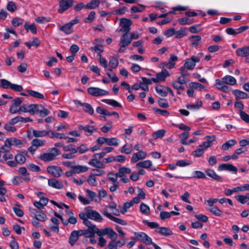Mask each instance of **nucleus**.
<instances>
[{
  "instance_id": "obj_54",
  "label": "nucleus",
  "mask_w": 249,
  "mask_h": 249,
  "mask_svg": "<svg viewBox=\"0 0 249 249\" xmlns=\"http://www.w3.org/2000/svg\"><path fill=\"white\" fill-rule=\"evenodd\" d=\"M189 86L191 88L199 89L200 90L205 89V87L203 85L197 82H191L189 84Z\"/></svg>"
},
{
  "instance_id": "obj_25",
  "label": "nucleus",
  "mask_w": 249,
  "mask_h": 249,
  "mask_svg": "<svg viewBox=\"0 0 249 249\" xmlns=\"http://www.w3.org/2000/svg\"><path fill=\"white\" fill-rule=\"evenodd\" d=\"M18 172L22 176V178L26 181H29L30 178L29 177V174L25 167H20L18 169Z\"/></svg>"
},
{
  "instance_id": "obj_42",
  "label": "nucleus",
  "mask_w": 249,
  "mask_h": 249,
  "mask_svg": "<svg viewBox=\"0 0 249 249\" xmlns=\"http://www.w3.org/2000/svg\"><path fill=\"white\" fill-rule=\"evenodd\" d=\"M60 30L67 35L70 34L72 32L71 27L68 23L60 27Z\"/></svg>"
},
{
  "instance_id": "obj_23",
  "label": "nucleus",
  "mask_w": 249,
  "mask_h": 249,
  "mask_svg": "<svg viewBox=\"0 0 249 249\" xmlns=\"http://www.w3.org/2000/svg\"><path fill=\"white\" fill-rule=\"evenodd\" d=\"M39 107H42V105L30 104L28 105V112L34 115L38 112Z\"/></svg>"
},
{
  "instance_id": "obj_6",
  "label": "nucleus",
  "mask_w": 249,
  "mask_h": 249,
  "mask_svg": "<svg viewBox=\"0 0 249 249\" xmlns=\"http://www.w3.org/2000/svg\"><path fill=\"white\" fill-rule=\"evenodd\" d=\"M74 1L73 0H59V9L58 12L59 13H63L66 11L69 8L73 5Z\"/></svg>"
},
{
  "instance_id": "obj_44",
  "label": "nucleus",
  "mask_w": 249,
  "mask_h": 249,
  "mask_svg": "<svg viewBox=\"0 0 249 249\" xmlns=\"http://www.w3.org/2000/svg\"><path fill=\"white\" fill-rule=\"evenodd\" d=\"M131 173V169L128 167L120 168L118 172L119 177H123L125 174H129Z\"/></svg>"
},
{
  "instance_id": "obj_45",
  "label": "nucleus",
  "mask_w": 249,
  "mask_h": 249,
  "mask_svg": "<svg viewBox=\"0 0 249 249\" xmlns=\"http://www.w3.org/2000/svg\"><path fill=\"white\" fill-rule=\"evenodd\" d=\"M87 133V135L90 136L93 132L97 131V128L93 125H86L85 126V129L84 130Z\"/></svg>"
},
{
  "instance_id": "obj_33",
  "label": "nucleus",
  "mask_w": 249,
  "mask_h": 249,
  "mask_svg": "<svg viewBox=\"0 0 249 249\" xmlns=\"http://www.w3.org/2000/svg\"><path fill=\"white\" fill-rule=\"evenodd\" d=\"M156 90L161 96L165 97L167 95V91L166 90V87L161 85L157 86L156 88Z\"/></svg>"
},
{
  "instance_id": "obj_9",
  "label": "nucleus",
  "mask_w": 249,
  "mask_h": 249,
  "mask_svg": "<svg viewBox=\"0 0 249 249\" xmlns=\"http://www.w3.org/2000/svg\"><path fill=\"white\" fill-rule=\"evenodd\" d=\"M200 61L199 57L193 56L190 59H187L184 64V67L189 70L194 69L196 66V63Z\"/></svg>"
},
{
  "instance_id": "obj_17",
  "label": "nucleus",
  "mask_w": 249,
  "mask_h": 249,
  "mask_svg": "<svg viewBox=\"0 0 249 249\" xmlns=\"http://www.w3.org/2000/svg\"><path fill=\"white\" fill-rule=\"evenodd\" d=\"M48 185L53 188L57 189H60L63 187V183L54 178L48 179Z\"/></svg>"
},
{
  "instance_id": "obj_53",
  "label": "nucleus",
  "mask_w": 249,
  "mask_h": 249,
  "mask_svg": "<svg viewBox=\"0 0 249 249\" xmlns=\"http://www.w3.org/2000/svg\"><path fill=\"white\" fill-rule=\"evenodd\" d=\"M82 106L83 107L85 111L91 115L93 114L94 110L90 104L88 103H83L82 104Z\"/></svg>"
},
{
  "instance_id": "obj_32",
  "label": "nucleus",
  "mask_w": 249,
  "mask_h": 249,
  "mask_svg": "<svg viewBox=\"0 0 249 249\" xmlns=\"http://www.w3.org/2000/svg\"><path fill=\"white\" fill-rule=\"evenodd\" d=\"M169 75L168 71L166 69H163L161 72L158 73L156 76L159 81H164L166 77Z\"/></svg>"
},
{
  "instance_id": "obj_13",
  "label": "nucleus",
  "mask_w": 249,
  "mask_h": 249,
  "mask_svg": "<svg viewBox=\"0 0 249 249\" xmlns=\"http://www.w3.org/2000/svg\"><path fill=\"white\" fill-rule=\"evenodd\" d=\"M88 215L89 219L101 222L103 220V218L100 214L95 210H88Z\"/></svg>"
},
{
  "instance_id": "obj_11",
  "label": "nucleus",
  "mask_w": 249,
  "mask_h": 249,
  "mask_svg": "<svg viewBox=\"0 0 249 249\" xmlns=\"http://www.w3.org/2000/svg\"><path fill=\"white\" fill-rule=\"evenodd\" d=\"M100 160H98V157H95V154H94L92 159L89 160L88 163L90 166L97 168H104L105 167V164L103 162H101Z\"/></svg>"
},
{
  "instance_id": "obj_22",
  "label": "nucleus",
  "mask_w": 249,
  "mask_h": 249,
  "mask_svg": "<svg viewBox=\"0 0 249 249\" xmlns=\"http://www.w3.org/2000/svg\"><path fill=\"white\" fill-rule=\"evenodd\" d=\"M206 173L207 176L215 180L218 181H221L222 180V178L216 174L213 170L208 169L206 171Z\"/></svg>"
},
{
  "instance_id": "obj_38",
  "label": "nucleus",
  "mask_w": 249,
  "mask_h": 249,
  "mask_svg": "<svg viewBox=\"0 0 249 249\" xmlns=\"http://www.w3.org/2000/svg\"><path fill=\"white\" fill-rule=\"evenodd\" d=\"M152 165V162L149 160H146L137 163L136 165L137 167H140L144 168H149Z\"/></svg>"
},
{
  "instance_id": "obj_8",
  "label": "nucleus",
  "mask_w": 249,
  "mask_h": 249,
  "mask_svg": "<svg viewBox=\"0 0 249 249\" xmlns=\"http://www.w3.org/2000/svg\"><path fill=\"white\" fill-rule=\"evenodd\" d=\"M47 170L49 174L55 178L60 177L63 173L61 168L55 166H49L47 168Z\"/></svg>"
},
{
  "instance_id": "obj_10",
  "label": "nucleus",
  "mask_w": 249,
  "mask_h": 249,
  "mask_svg": "<svg viewBox=\"0 0 249 249\" xmlns=\"http://www.w3.org/2000/svg\"><path fill=\"white\" fill-rule=\"evenodd\" d=\"M102 213L105 216H107L109 219L113 221L116 223H117L124 226L127 225V222L125 220L116 217L112 215L110 213H108L107 210H104L102 211Z\"/></svg>"
},
{
  "instance_id": "obj_51",
  "label": "nucleus",
  "mask_w": 249,
  "mask_h": 249,
  "mask_svg": "<svg viewBox=\"0 0 249 249\" xmlns=\"http://www.w3.org/2000/svg\"><path fill=\"white\" fill-rule=\"evenodd\" d=\"M6 9L10 12H14L17 10V7L15 2L11 1L7 3Z\"/></svg>"
},
{
  "instance_id": "obj_1",
  "label": "nucleus",
  "mask_w": 249,
  "mask_h": 249,
  "mask_svg": "<svg viewBox=\"0 0 249 249\" xmlns=\"http://www.w3.org/2000/svg\"><path fill=\"white\" fill-rule=\"evenodd\" d=\"M59 155V150L56 148H53L49 150L48 152L40 154L38 158L42 161L48 162L54 160Z\"/></svg>"
},
{
  "instance_id": "obj_3",
  "label": "nucleus",
  "mask_w": 249,
  "mask_h": 249,
  "mask_svg": "<svg viewBox=\"0 0 249 249\" xmlns=\"http://www.w3.org/2000/svg\"><path fill=\"white\" fill-rule=\"evenodd\" d=\"M131 42V39L128 34H124L119 41L120 48L118 50V53L124 52L125 50V47L129 45Z\"/></svg>"
},
{
  "instance_id": "obj_34",
  "label": "nucleus",
  "mask_w": 249,
  "mask_h": 249,
  "mask_svg": "<svg viewBox=\"0 0 249 249\" xmlns=\"http://www.w3.org/2000/svg\"><path fill=\"white\" fill-rule=\"evenodd\" d=\"M189 39L192 41V46L197 47L201 39V37L199 36H192L190 37Z\"/></svg>"
},
{
  "instance_id": "obj_16",
  "label": "nucleus",
  "mask_w": 249,
  "mask_h": 249,
  "mask_svg": "<svg viewBox=\"0 0 249 249\" xmlns=\"http://www.w3.org/2000/svg\"><path fill=\"white\" fill-rule=\"evenodd\" d=\"M147 156V153L143 151H139L138 152L133 154L131 158V161L133 163L137 162L139 160L145 159Z\"/></svg>"
},
{
  "instance_id": "obj_64",
  "label": "nucleus",
  "mask_w": 249,
  "mask_h": 249,
  "mask_svg": "<svg viewBox=\"0 0 249 249\" xmlns=\"http://www.w3.org/2000/svg\"><path fill=\"white\" fill-rule=\"evenodd\" d=\"M239 114L241 118L247 123H249V115L243 110H240Z\"/></svg>"
},
{
  "instance_id": "obj_27",
  "label": "nucleus",
  "mask_w": 249,
  "mask_h": 249,
  "mask_svg": "<svg viewBox=\"0 0 249 249\" xmlns=\"http://www.w3.org/2000/svg\"><path fill=\"white\" fill-rule=\"evenodd\" d=\"M156 232L164 236H169L173 234V232L171 230L164 227H160L158 230L156 231Z\"/></svg>"
},
{
  "instance_id": "obj_2",
  "label": "nucleus",
  "mask_w": 249,
  "mask_h": 249,
  "mask_svg": "<svg viewBox=\"0 0 249 249\" xmlns=\"http://www.w3.org/2000/svg\"><path fill=\"white\" fill-rule=\"evenodd\" d=\"M95 234L100 237L107 235L109 238H117V233L111 228H106L104 229H99L95 226Z\"/></svg>"
},
{
  "instance_id": "obj_48",
  "label": "nucleus",
  "mask_w": 249,
  "mask_h": 249,
  "mask_svg": "<svg viewBox=\"0 0 249 249\" xmlns=\"http://www.w3.org/2000/svg\"><path fill=\"white\" fill-rule=\"evenodd\" d=\"M40 117H44L50 114V111L42 105V107H39L38 111Z\"/></svg>"
},
{
  "instance_id": "obj_55",
  "label": "nucleus",
  "mask_w": 249,
  "mask_h": 249,
  "mask_svg": "<svg viewBox=\"0 0 249 249\" xmlns=\"http://www.w3.org/2000/svg\"><path fill=\"white\" fill-rule=\"evenodd\" d=\"M51 135L50 137L51 138H56L58 139H67L68 138L67 136H66L63 133H55L52 131H49Z\"/></svg>"
},
{
  "instance_id": "obj_43",
  "label": "nucleus",
  "mask_w": 249,
  "mask_h": 249,
  "mask_svg": "<svg viewBox=\"0 0 249 249\" xmlns=\"http://www.w3.org/2000/svg\"><path fill=\"white\" fill-rule=\"evenodd\" d=\"M140 209L141 213L145 215H148L150 213V210L149 206L143 203H142L141 204Z\"/></svg>"
},
{
  "instance_id": "obj_47",
  "label": "nucleus",
  "mask_w": 249,
  "mask_h": 249,
  "mask_svg": "<svg viewBox=\"0 0 249 249\" xmlns=\"http://www.w3.org/2000/svg\"><path fill=\"white\" fill-rule=\"evenodd\" d=\"M24 27L27 31L30 30L34 34L36 33V28L35 24L29 25L28 22H26L24 25Z\"/></svg>"
},
{
  "instance_id": "obj_20",
  "label": "nucleus",
  "mask_w": 249,
  "mask_h": 249,
  "mask_svg": "<svg viewBox=\"0 0 249 249\" xmlns=\"http://www.w3.org/2000/svg\"><path fill=\"white\" fill-rule=\"evenodd\" d=\"M222 79L225 84L233 86L236 84V79L233 76L231 75H226L225 77L222 78Z\"/></svg>"
},
{
  "instance_id": "obj_56",
  "label": "nucleus",
  "mask_w": 249,
  "mask_h": 249,
  "mask_svg": "<svg viewBox=\"0 0 249 249\" xmlns=\"http://www.w3.org/2000/svg\"><path fill=\"white\" fill-rule=\"evenodd\" d=\"M14 125L12 124L10 122H8L6 124H4L3 127L4 129H5L8 132H14L16 131V128L13 126Z\"/></svg>"
},
{
  "instance_id": "obj_24",
  "label": "nucleus",
  "mask_w": 249,
  "mask_h": 249,
  "mask_svg": "<svg viewBox=\"0 0 249 249\" xmlns=\"http://www.w3.org/2000/svg\"><path fill=\"white\" fill-rule=\"evenodd\" d=\"M71 168L73 169V172L77 174L86 172L89 169V168L87 166L84 165H74L73 166H71Z\"/></svg>"
},
{
  "instance_id": "obj_15",
  "label": "nucleus",
  "mask_w": 249,
  "mask_h": 249,
  "mask_svg": "<svg viewBox=\"0 0 249 249\" xmlns=\"http://www.w3.org/2000/svg\"><path fill=\"white\" fill-rule=\"evenodd\" d=\"M95 226H93L92 229L87 230H79L81 235H84L86 238L94 237L95 234Z\"/></svg>"
},
{
  "instance_id": "obj_37",
  "label": "nucleus",
  "mask_w": 249,
  "mask_h": 249,
  "mask_svg": "<svg viewBox=\"0 0 249 249\" xmlns=\"http://www.w3.org/2000/svg\"><path fill=\"white\" fill-rule=\"evenodd\" d=\"M86 192L88 196L92 200H94L95 202H99L100 200V198L97 196L95 192H93L89 189H87Z\"/></svg>"
},
{
  "instance_id": "obj_26",
  "label": "nucleus",
  "mask_w": 249,
  "mask_h": 249,
  "mask_svg": "<svg viewBox=\"0 0 249 249\" xmlns=\"http://www.w3.org/2000/svg\"><path fill=\"white\" fill-rule=\"evenodd\" d=\"M50 134V132L46 130H33V135L35 137H43Z\"/></svg>"
},
{
  "instance_id": "obj_19",
  "label": "nucleus",
  "mask_w": 249,
  "mask_h": 249,
  "mask_svg": "<svg viewBox=\"0 0 249 249\" xmlns=\"http://www.w3.org/2000/svg\"><path fill=\"white\" fill-rule=\"evenodd\" d=\"M206 139H207V141L204 142L202 144L200 145L202 146L204 149H206L207 148L211 146L212 144V142L215 140V136H207L206 137Z\"/></svg>"
},
{
  "instance_id": "obj_5",
  "label": "nucleus",
  "mask_w": 249,
  "mask_h": 249,
  "mask_svg": "<svg viewBox=\"0 0 249 249\" xmlns=\"http://www.w3.org/2000/svg\"><path fill=\"white\" fill-rule=\"evenodd\" d=\"M131 24L132 22L130 20L127 18H122L120 23L121 28L120 29L119 32L128 34L130 32Z\"/></svg>"
},
{
  "instance_id": "obj_40",
  "label": "nucleus",
  "mask_w": 249,
  "mask_h": 249,
  "mask_svg": "<svg viewBox=\"0 0 249 249\" xmlns=\"http://www.w3.org/2000/svg\"><path fill=\"white\" fill-rule=\"evenodd\" d=\"M120 140L117 138H110L107 139V145L109 146H117L119 144Z\"/></svg>"
},
{
  "instance_id": "obj_62",
  "label": "nucleus",
  "mask_w": 249,
  "mask_h": 249,
  "mask_svg": "<svg viewBox=\"0 0 249 249\" xmlns=\"http://www.w3.org/2000/svg\"><path fill=\"white\" fill-rule=\"evenodd\" d=\"M111 241L109 242L107 248H106L107 249H117V244L116 242H115V240L117 238H110Z\"/></svg>"
},
{
  "instance_id": "obj_52",
  "label": "nucleus",
  "mask_w": 249,
  "mask_h": 249,
  "mask_svg": "<svg viewBox=\"0 0 249 249\" xmlns=\"http://www.w3.org/2000/svg\"><path fill=\"white\" fill-rule=\"evenodd\" d=\"M209 210L216 216H220L222 215V212L216 206L209 208Z\"/></svg>"
},
{
  "instance_id": "obj_28",
  "label": "nucleus",
  "mask_w": 249,
  "mask_h": 249,
  "mask_svg": "<svg viewBox=\"0 0 249 249\" xmlns=\"http://www.w3.org/2000/svg\"><path fill=\"white\" fill-rule=\"evenodd\" d=\"M109 65L110 68L108 69L109 71H112V69H115L118 65V61L117 58L113 56L109 58Z\"/></svg>"
},
{
  "instance_id": "obj_61",
  "label": "nucleus",
  "mask_w": 249,
  "mask_h": 249,
  "mask_svg": "<svg viewBox=\"0 0 249 249\" xmlns=\"http://www.w3.org/2000/svg\"><path fill=\"white\" fill-rule=\"evenodd\" d=\"M63 149L64 151L66 152L70 151L72 154H75L77 152V150L73 147V145L72 144L63 146Z\"/></svg>"
},
{
  "instance_id": "obj_58",
  "label": "nucleus",
  "mask_w": 249,
  "mask_h": 249,
  "mask_svg": "<svg viewBox=\"0 0 249 249\" xmlns=\"http://www.w3.org/2000/svg\"><path fill=\"white\" fill-rule=\"evenodd\" d=\"M23 22V19L20 18H14L12 20V24L15 27H18L22 24Z\"/></svg>"
},
{
  "instance_id": "obj_29",
  "label": "nucleus",
  "mask_w": 249,
  "mask_h": 249,
  "mask_svg": "<svg viewBox=\"0 0 249 249\" xmlns=\"http://www.w3.org/2000/svg\"><path fill=\"white\" fill-rule=\"evenodd\" d=\"M99 0H92L85 5V8L93 9L98 7L100 4Z\"/></svg>"
},
{
  "instance_id": "obj_21",
  "label": "nucleus",
  "mask_w": 249,
  "mask_h": 249,
  "mask_svg": "<svg viewBox=\"0 0 249 249\" xmlns=\"http://www.w3.org/2000/svg\"><path fill=\"white\" fill-rule=\"evenodd\" d=\"M232 93L236 98L238 99H247L249 97L247 93L238 89L233 90Z\"/></svg>"
},
{
  "instance_id": "obj_12",
  "label": "nucleus",
  "mask_w": 249,
  "mask_h": 249,
  "mask_svg": "<svg viewBox=\"0 0 249 249\" xmlns=\"http://www.w3.org/2000/svg\"><path fill=\"white\" fill-rule=\"evenodd\" d=\"M80 233V232L79 230L73 231L71 233L69 238V243L71 246H73L75 245L76 242L78 240L79 236H81Z\"/></svg>"
},
{
  "instance_id": "obj_31",
  "label": "nucleus",
  "mask_w": 249,
  "mask_h": 249,
  "mask_svg": "<svg viewBox=\"0 0 249 249\" xmlns=\"http://www.w3.org/2000/svg\"><path fill=\"white\" fill-rule=\"evenodd\" d=\"M133 150V146L131 143H128L124 145L121 150V152L122 153H125L126 154H130Z\"/></svg>"
},
{
  "instance_id": "obj_4",
  "label": "nucleus",
  "mask_w": 249,
  "mask_h": 249,
  "mask_svg": "<svg viewBox=\"0 0 249 249\" xmlns=\"http://www.w3.org/2000/svg\"><path fill=\"white\" fill-rule=\"evenodd\" d=\"M88 92L95 97L101 96L109 94L108 91L96 87H90L87 89Z\"/></svg>"
},
{
  "instance_id": "obj_49",
  "label": "nucleus",
  "mask_w": 249,
  "mask_h": 249,
  "mask_svg": "<svg viewBox=\"0 0 249 249\" xmlns=\"http://www.w3.org/2000/svg\"><path fill=\"white\" fill-rule=\"evenodd\" d=\"M27 91L28 93L32 96L39 98V99H43L44 98V95L36 91L32 90H27Z\"/></svg>"
},
{
  "instance_id": "obj_60",
  "label": "nucleus",
  "mask_w": 249,
  "mask_h": 249,
  "mask_svg": "<svg viewBox=\"0 0 249 249\" xmlns=\"http://www.w3.org/2000/svg\"><path fill=\"white\" fill-rule=\"evenodd\" d=\"M95 175L91 174L88 178V182L91 186H95L97 185L96 178Z\"/></svg>"
},
{
  "instance_id": "obj_18",
  "label": "nucleus",
  "mask_w": 249,
  "mask_h": 249,
  "mask_svg": "<svg viewBox=\"0 0 249 249\" xmlns=\"http://www.w3.org/2000/svg\"><path fill=\"white\" fill-rule=\"evenodd\" d=\"M244 47L239 48L236 50L235 53L236 55L240 57H245V62L249 63V53H246Z\"/></svg>"
},
{
  "instance_id": "obj_50",
  "label": "nucleus",
  "mask_w": 249,
  "mask_h": 249,
  "mask_svg": "<svg viewBox=\"0 0 249 249\" xmlns=\"http://www.w3.org/2000/svg\"><path fill=\"white\" fill-rule=\"evenodd\" d=\"M204 150V148L199 145L197 147L196 150L193 152L192 154L195 157H199L203 154Z\"/></svg>"
},
{
  "instance_id": "obj_59",
  "label": "nucleus",
  "mask_w": 249,
  "mask_h": 249,
  "mask_svg": "<svg viewBox=\"0 0 249 249\" xmlns=\"http://www.w3.org/2000/svg\"><path fill=\"white\" fill-rule=\"evenodd\" d=\"M15 160L18 164H22L25 161L26 158L23 155L18 154L16 155Z\"/></svg>"
},
{
  "instance_id": "obj_39",
  "label": "nucleus",
  "mask_w": 249,
  "mask_h": 249,
  "mask_svg": "<svg viewBox=\"0 0 249 249\" xmlns=\"http://www.w3.org/2000/svg\"><path fill=\"white\" fill-rule=\"evenodd\" d=\"M40 44V40L37 38L35 37L32 41L26 42L25 44L29 48H30L31 46L38 47Z\"/></svg>"
},
{
  "instance_id": "obj_46",
  "label": "nucleus",
  "mask_w": 249,
  "mask_h": 249,
  "mask_svg": "<svg viewBox=\"0 0 249 249\" xmlns=\"http://www.w3.org/2000/svg\"><path fill=\"white\" fill-rule=\"evenodd\" d=\"M117 175L118 172L116 174H114L112 172H109L107 175V178L112 181L113 183L118 182V181H117V178L118 177H119V176Z\"/></svg>"
},
{
  "instance_id": "obj_7",
  "label": "nucleus",
  "mask_w": 249,
  "mask_h": 249,
  "mask_svg": "<svg viewBox=\"0 0 249 249\" xmlns=\"http://www.w3.org/2000/svg\"><path fill=\"white\" fill-rule=\"evenodd\" d=\"M136 238L147 245H152V239L144 232L135 233Z\"/></svg>"
},
{
  "instance_id": "obj_35",
  "label": "nucleus",
  "mask_w": 249,
  "mask_h": 249,
  "mask_svg": "<svg viewBox=\"0 0 249 249\" xmlns=\"http://www.w3.org/2000/svg\"><path fill=\"white\" fill-rule=\"evenodd\" d=\"M102 101L113 107H122V105L113 99H103Z\"/></svg>"
},
{
  "instance_id": "obj_41",
  "label": "nucleus",
  "mask_w": 249,
  "mask_h": 249,
  "mask_svg": "<svg viewBox=\"0 0 249 249\" xmlns=\"http://www.w3.org/2000/svg\"><path fill=\"white\" fill-rule=\"evenodd\" d=\"M45 141L38 139H34L32 140L31 144L38 148L39 147L42 146L45 144Z\"/></svg>"
},
{
  "instance_id": "obj_14",
  "label": "nucleus",
  "mask_w": 249,
  "mask_h": 249,
  "mask_svg": "<svg viewBox=\"0 0 249 249\" xmlns=\"http://www.w3.org/2000/svg\"><path fill=\"white\" fill-rule=\"evenodd\" d=\"M218 170L220 171L227 170L231 171L235 174H236L237 172V168L236 167L230 163L221 164L218 166Z\"/></svg>"
},
{
  "instance_id": "obj_30",
  "label": "nucleus",
  "mask_w": 249,
  "mask_h": 249,
  "mask_svg": "<svg viewBox=\"0 0 249 249\" xmlns=\"http://www.w3.org/2000/svg\"><path fill=\"white\" fill-rule=\"evenodd\" d=\"M237 143V142L236 140L232 139L231 140H229L226 142H225L223 145H222V149L224 150H227L231 147L232 146L234 145Z\"/></svg>"
},
{
  "instance_id": "obj_63",
  "label": "nucleus",
  "mask_w": 249,
  "mask_h": 249,
  "mask_svg": "<svg viewBox=\"0 0 249 249\" xmlns=\"http://www.w3.org/2000/svg\"><path fill=\"white\" fill-rule=\"evenodd\" d=\"M35 218L40 221H45L46 220L47 217L44 213L39 212L36 215Z\"/></svg>"
},
{
  "instance_id": "obj_57",
  "label": "nucleus",
  "mask_w": 249,
  "mask_h": 249,
  "mask_svg": "<svg viewBox=\"0 0 249 249\" xmlns=\"http://www.w3.org/2000/svg\"><path fill=\"white\" fill-rule=\"evenodd\" d=\"M165 130H164V129L159 130L154 132L152 134V136L153 137V138L154 139H158L160 138H162V137H163L165 134Z\"/></svg>"
},
{
  "instance_id": "obj_36",
  "label": "nucleus",
  "mask_w": 249,
  "mask_h": 249,
  "mask_svg": "<svg viewBox=\"0 0 249 249\" xmlns=\"http://www.w3.org/2000/svg\"><path fill=\"white\" fill-rule=\"evenodd\" d=\"M178 21L179 24L182 25H190L194 22L193 19L187 17L180 18L178 19Z\"/></svg>"
}]
</instances>
